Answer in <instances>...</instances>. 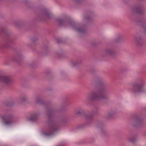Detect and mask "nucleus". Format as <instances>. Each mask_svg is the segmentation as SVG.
<instances>
[{
    "label": "nucleus",
    "instance_id": "nucleus-1",
    "mask_svg": "<svg viewBox=\"0 0 146 146\" xmlns=\"http://www.w3.org/2000/svg\"><path fill=\"white\" fill-rule=\"evenodd\" d=\"M107 97V95L105 90L102 88L97 92H93L91 93L88 97L90 99L92 100H100L105 99Z\"/></svg>",
    "mask_w": 146,
    "mask_h": 146
},
{
    "label": "nucleus",
    "instance_id": "nucleus-2",
    "mask_svg": "<svg viewBox=\"0 0 146 146\" xmlns=\"http://www.w3.org/2000/svg\"><path fill=\"white\" fill-rule=\"evenodd\" d=\"M58 129L56 125L54 123L50 124L46 129V132L44 133L46 136H49L53 135Z\"/></svg>",
    "mask_w": 146,
    "mask_h": 146
},
{
    "label": "nucleus",
    "instance_id": "nucleus-3",
    "mask_svg": "<svg viewBox=\"0 0 146 146\" xmlns=\"http://www.w3.org/2000/svg\"><path fill=\"white\" fill-rule=\"evenodd\" d=\"M145 82L142 80L140 84H135L133 85V90L134 92H142L143 91V87L145 85Z\"/></svg>",
    "mask_w": 146,
    "mask_h": 146
},
{
    "label": "nucleus",
    "instance_id": "nucleus-4",
    "mask_svg": "<svg viewBox=\"0 0 146 146\" xmlns=\"http://www.w3.org/2000/svg\"><path fill=\"white\" fill-rule=\"evenodd\" d=\"M2 119L4 123L7 125H9L13 122L11 116L9 115H6L2 116Z\"/></svg>",
    "mask_w": 146,
    "mask_h": 146
},
{
    "label": "nucleus",
    "instance_id": "nucleus-5",
    "mask_svg": "<svg viewBox=\"0 0 146 146\" xmlns=\"http://www.w3.org/2000/svg\"><path fill=\"white\" fill-rule=\"evenodd\" d=\"M11 82V79L9 77L7 76L0 75V82L7 84Z\"/></svg>",
    "mask_w": 146,
    "mask_h": 146
},
{
    "label": "nucleus",
    "instance_id": "nucleus-6",
    "mask_svg": "<svg viewBox=\"0 0 146 146\" xmlns=\"http://www.w3.org/2000/svg\"><path fill=\"white\" fill-rule=\"evenodd\" d=\"M38 117V115L37 114H33L31 115L29 120L31 121H35L37 119Z\"/></svg>",
    "mask_w": 146,
    "mask_h": 146
},
{
    "label": "nucleus",
    "instance_id": "nucleus-7",
    "mask_svg": "<svg viewBox=\"0 0 146 146\" xmlns=\"http://www.w3.org/2000/svg\"><path fill=\"white\" fill-rule=\"evenodd\" d=\"M74 28L76 30L79 32L83 33L84 31V28L82 27H80L79 28H76L75 27H74Z\"/></svg>",
    "mask_w": 146,
    "mask_h": 146
},
{
    "label": "nucleus",
    "instance_id": "nucleus-8",
    "mask_svg": "<svg viewBox=\"0 0 146 146\" xmlns=\"http://www.w3.org/2000/svg\"><path fill=\"white\" fill-rule=\"evenodd\" d=\"M57 21L60 23L61 25H62L63 24V23L64 22V21L62 19H57Z\"/></svg>",
    "mask_w": 146,
    "mask_h": 146
},
{
    "label": "nucleus",
    "instance_id": "nucleus-9",
    "mask_svg": "<svg viewBox=\"0 0 146 146\" xmlns=\"http://www.w3.org/2000/svg\"><path fill=\"white\" fill-rule=\"evenodd\" d=\"M50 13H46V16L48 17H49V16L50 15Z\"/></svg>",
    "mask_w": 146,
    "mask_h": 146
},
{
    "label": "nucleus",
    "instance_id": "nucleus-10",
    "mask_svg": "<svg viewBox=\"0 0 146 146\" xmlns=\"http://www.w3.org/2000/svg\"><path fill=\"white\" fill-rule=\"evenodd\" d=\"M40 100L39 99H37L36 100V102L37 103H39V101Z\"/></svg>",
    "mask_w": 146,
    "mask_h": 146
},
{
    "label": "nucleus",
    "instance_id": "nucleus-11",
    "mask_svg": "<svg viewBox=\"0 0 146 146\" xmlns=\"http://www.w3.org/2000/svg\"><path fill=\"white\" fill-rule=\"evenodd\" d=\"M77 113H80V112H77Z\"/></svg>",
    "mask_w": 146,
    "mask_h": 146
},
{
    "label": "nucleus",
    "instance_id": "nucleus-12",
    "mask_svg": "<svg viewBox=\"0 0 146 146\" xmlns=\"http://www.w3.org/2000/svg\"><path fill=\"white\" fill-rule=\"evenodd\" d=\"M92 117V116H90V118H91V117Z\"/></svg>",
    "mask_w": 146,
    "mask_h": 146
}]
</instances>
